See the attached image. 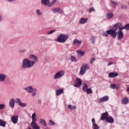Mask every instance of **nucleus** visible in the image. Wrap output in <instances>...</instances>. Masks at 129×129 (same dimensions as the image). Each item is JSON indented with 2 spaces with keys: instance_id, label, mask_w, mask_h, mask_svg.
<instances>
[{
  "instance_id": "obj_5",
  "label": "nucleus",
  "mask_w": 129,
  "mask_h": 129,
  "mask_svg": "<svg viewBox=\"0 0 129 129\" xmlns=\"http://www.w3.org/2000/svg\"><path fill=\"white\" fill-rule=\"evenodd\" d=\"M25 90L29 93H32V96H35L37 94V89H33V87L29 86L25 88Z\"/></svg>"
},
{
  "instance_id": "obj_49",
  "label": "nucleus",
  "mask_w": 129,
  "mask_h": 129,
  "mask_svg": "<svg viewBox=\"0 0 129 129\" xmlns=\"http://www.w3.org/2000/svg\"><path fill=\"white\" fill-rule=\"evenodd\" d=\"M111 3L112 4H113V5H114V6H117V3H116V2L114 1H112Z\"/></svg>"
},
{
  "instance_id": "obj_20",
  "label": "nucleus",
  "mask_w": 129,
  "mask_h": 129,
  "mask_svg": "<svg viewBox=\"0 0 129 129\" xmlns=\"http://www.w3.org/2000/svg\"><path fill=\"white\" fill-rule=\"evenodd\" d=\"M64 91V90H63V89H59L58 90H56V92H55V95L57 96H59V95H61V94H62V93H63V92Z\"/></svg>"
},
{
  "instance_id": "obj_2",
  "label": "nucleus",
  "mask_w": 129,
  "mask_h": 129,
  "mask_svg": "<svg viewBox=\"0 0 129 129\" xmlns=\"http://www.w3.org/2000/svg\"><path fill=\"white\" fill-rule=\"evenodd\" d=\"M34 66V62L25 58L24 59L22 64V68H30V67H33Z\"/></svg>"
},
{
  "instance_id": "obj_31",
  "label": "nucleus",
  "mask_w": 129,
  "mask_h": 129,
  "mask_svg": "<svg viewBox=\"0 0 129 129\" xmlns=\"http://www.w3.org/2000/svg\"><path fill=\"white\" fill-rule=\"evenodd\" d=\"M112 17H113V14L112 13L107 14V18H108V19H111Z\"/></svg>"
},
{
  "instance_id": "obj_23",
  "label": "nucleus",
  "mask_w": 129,
  "mask_h": 129,
  "mask_svg": "<svg viewBox=\"0 0 129 129\" xmlns=\"http://www.w3.org/2000/svg\"><path fill=\"white\" fill-rule=\"evenodd\" d=\"M41 3L44 6H48L50 4V0H41Z\"/></svg>"
},
{
  "instance_id": "obj_57",
  "label": "nucleus",
  "mask_w": 129,
  "mask_h": 129,
  "mask_svg": "<svg viewBox=\"0 0 129 129\" xmlns=\"http://www.w3.org/2000/svg\"><path fill=\"white\" fill-rule=\"evenodd\" d=\"M128 5H129V2H128Z\"/></svg>"
},
{
  "instance_id": "obj_36",
  "label": "nucleus",
  "mask_w": 129,
  "mask_h": 129,
  "mask_svg": "<svg viewBox=\"0 0 129 129\" xmlns=\"http://www.w3.org/2000/svg\"><path fill=\"white\" fill-rule=\"evenodd\" d=\"M89 12L90 13H92V12H95V10L94 9V8L91 7V8H89Z\"/></svg>"
},
{
  "instance_id": "obj_35",
  "label": "nucleus",
  "mask_w": 129,
  "mask_h": 129,
  "mask_svg": "<svg viewBox=\"0 0 129 129\" xmlns=\"http://www.w3.org/2000/svg\"><path fill=\"white\" fill-rule=\"evenodd\" d=\"M86 92H87V94H90L92 93V90H91V88H89L86 90Z\"/></svg>"
},
{
  "instance_id": "obj_29",
  "label": "nucleus",
  "mask_w": 129,
  "mask_h": 129,
  "mask_svg": "<svg viewBox=\"0 0 129 129\" xmlns=\"http://www.w3.org/2000/svg\"><path fill=\"white\" fill-rule=\"evenodd\" d=\"M68 108H69L70 109H71V110H75V109H76V106H73L71 105H68Z\"/></svg>"
},
{
  "instance_id": "obj_39",
  "label": "nucleus",
  "mask_w": 129,
  "mask_h": 129,
  "mask_svg": "<svg viewBox=\"0 0 129 129\" xmlns=\"http://www.w3.org/2000/svg\"><path fill=\"white\" fill-rule=\"evenodd\" d=\"M77 52L79 55H81V56H83L84 55V52L81 50H78Z\"/></svg>"
},
{
  "instance_id": "obj_50",
  "label": "nucleus",
  "mask_w": 129,
  "mask_h": 129,
  "mask_svg": "<svg viewBox=\"0 0 129 129\" xmlns=\"http://www.w3.org/2000/svg\"><path fill=\"white\" fill-rule=\"evenodd\" d=\"M54 32H56V30H51L49 32V34H53Z\"/></svg>"
},
{
  "instance_id": "obj_32",
  "label": "nucleus",
  "mask_w": 129,
  "mask_h": 129,
  "mask_svg": "<svg viewBox=\"0 0 129 129\" xmlns=\"http://www.w3.org/2000/svg\"><path fill=\"white\" fill-rule=\"evenodd\" d=\"M125 30V26H122V25L121 24V26H120V28H119L118 31H120L121 32H122V30Z\"/></svg>"
},
{
  "instance_id": "obj_53",
  "label": "nucleus",
  "mask_w": 129,
  "mask_h": 129,
  "mask_svg": "<svg viewBox=\"0 0 129 129\" xmlns=\"http://www.w3.org/2000/svg\"><path fill=\"white\" fill-rule=\"evenodd\" d=\"M20 52L21 53H22V52H25V50L20 51Z\"/></svg>"
},
{
  "instance_id": "obj_22",
  "label": "nucleus",
  "mask_w": 129,
  "mask_h": 129,
  "mask_svg": "<svg viewBox=\"0 0 129 129\" xmlns=\"http://www.w3.org/2000/svg\"><path fill=\"white\" fill-rule=\"evenodd\" d=\"M121 103L122 104H127L128 103V99L126 97H124L122 100H121Z\"/></svg>"
},
{
  "instance_id": "obj_18",
  "label": "nucleus",
  "mask_w": 129,
  "mask_h": 129,
  "mask_svg": "<svg viewBox=\"0 0 129 129\" xmlns=\"http://www.w3.org/2000/svg\"><path fill=\"white\" fill-rule=\"evenodd\" d=\"M7 76L4 74H0V82H4L6 80Z\"/></svg>"
},
{
  "instance_id": "obj_33",
  "label": "nucleus",
  "mask_w": 129,
  "mask_h": 129,
  "mask_svg": "<svg viewBox=\"0 0 129 129\" xmlns=\"http://www.w3.org/2000/svg\"><path fill=\"white\" fill-rule=\"evenodd\" d=\"M110 88H112V89H115V88H116V85H115V84H111Z\"/></svg>"
},
{
  "instance_id": "obj_42",
  "label": "nucleus",
  "mask_w": 129,
  "mask_h": 129,
  "mask_svg": "<svg viewBox=\"0 0 129 129\" xmlns=\"http://www.w3.org/2000/svg\"><path fill=\"white\" fill-rule=\"evenodd\" d=\"M95 39H96V37H93L91 38V40L93 43H95Z\"/></svg>"
},
{
  "instance_id": "obj_38",
  "label": "nucleus",
  "mask_w": 129,
  "mask_h": 129,
  "mask_svg": "<svg viewBox=\"0 0 129 129\" xmlns=\"http://www.w3.org/2000/svg\"><path fill=\"white\" fill-rule=\"evenodd\" d=\"M93 129H99V126H98V125H97V124H93Z\"/></svg>"
},
{
  "instance_id": "obj_48",
  "label": "nucleus",
  "mask_w": 129,
  "mask_h": 129,
  "mask_svg": "<svg viewBox=\"0 0 129 129\" xmlns=\"http://www.w3.org/2000/svg\"><path fill=\"white\" fill-rule=\"evenodd\" d=\"M36 118V113H34L32 115V118Z\"/></svg>"
},
{
  "instance_id": "obj_56",
  "label": "nucleus",
  "mask_w": 129,
  "mask_h": 129,
  "mask_svg": "<svg viewBox=\"0 0 129 129\" xmlns=\"http://www.w3.org/2000/svg\"><path fill=\"white\" fill-rule=\"evenodd\" d=\"M28 129H32V128H31V127H29V128Z\"/></svg>"
},
{
  "instance_id": "obj_11",
  "label": "nucleus",
  "mask_w": 129,
  "mask_h": 129,
  "mask_svg": "<svg viewBox=\"0 0 129 129\" xmlns=\"http://www.w3.org/2000/svg\"><path fill=\"white\" fill-rule=\"evenodd\" d=\"M116 33L118 40H120L123 38V32L118 30Z\"/></svg>"
},
{
  "instance_id": "obj_17",
  "label": "nucleus",
  "mask_w": 129,
  "mask_h": 129,
  "mask_svg": "<svg viewBox=\"0 0 129 129\" xmlns=\"http://www.w3.org/2000/svg\"><path fill=\"white\" fill-rule=\"evenodd\" d=\"M109 99V97L108 96H105L102 98L100 99V102H104L105 101H107Z\"/></svg>"
},
{
  "instance_id": "obj_47",
  "label": "nucleus",
  "mask_w": 129,
  "mask_h": 129,
  "mask_svg": "<svg viewBox=\"0 0 129 129\" xmlns=\"http://www.w3.org/2000/svg\"><path fill=\"white\" fill-rule=\"evenodd\" d=\"M121 9H126V6H125L124 5H121Z\"/></svg>"
},
{
  "instance_id": "obj_44",
  "label": "nucleus",
  "mask_w": 129,
  "mask_h": 129,
  "mask_svg": "<svg viewBox=\"0 0 129 129\" xmlns=\"http://www.w3.org/2000/svg\"><path fill=\"white\" fill-rule=\"evenodd\" d=\"M94 61H95V58H92L91 59H90V63L91 64H93V62H94Z\"/></svg>"
},
{
  "instance_id": "obj_27",
  "label": "nucleus",
  "mask_w": 129,
  "mask_h": 129,
  "mask_svg": "<svg viewBox=\"0 0 129 129\" xmlns=\"http://www.w3.org/2000/svg\"><path fill=\"white\" fill-rule=\"evenodd\" d=\"M71 60L72 62H77V60L76 59V57L75 56L72 55L71 56Z\"/></svg>"
},
{
  "instance_id": "obj_19",
  "label": "nucleus",
  "mask_w": 129,
  "mask_h": 129,
  "mask_svg": "<svg viewBox=\"0 0 129 129\" xmlns=\"http://www.w3.org/2000/svg\"><path fill=\"white\" fill-rule=\"evenodd\" d=\"M87 21H88V18H82L79 21V23L80 24H85L86 23H87Z\"/></svg>"
},
{
  "instance_id": "obj_30",
  "label": "nucleus",
  "mask_w": 129,
  "mask_h": 129,
  "mask_svg": "<svg viewBox=\"0 0 129 129\" xmlns=\"http://www.w3.org/2000/svg\"><path fill=\"white\" fill-rule=\"evenodd\" d=\"M57 2V0H53L50 4L48 5V7L50 8L53 6V5H55V3Z\"/></svg>"
},
{
  "instance_id": "obj_15",
  "label": "nucleus",
  "mask_w": 129,
  "mask_h": 129,
  "mask_svg": "<svg viewBox=\"0 0 129 129\" xmlns=\"http://www.w3.org/2000/svg\"><path fill=\"white\" fill-rule=\"evenodd\" d=\"M107 122H109V123H113L114 122V119L111 116H108L105 120Z\"/></svg>"
},
{
  "instance_id": "obj_46",
  "label": "nucleus",
  "mask_w": 129,
  "mask_h": 129,
  "mask_svg": "<svg viewBox=\"0 0 129 129\" xmlns=\"http://www.w3.org/2000/svg\"><path fill=\"white\" fill-rule=\"evenodd\" d=\"M92 123H93V125L96 124V123H95V119L94 118H93L92 119Z\"/></svg>"
},
{
  "instance_id": "obj_21",
  "label": "nucleus",
  "mask_w": 129,
  "mask_h": 129,
  "mask_svg": "<svg viewBox=\"0 0 129 129\" xmlns=\"http://www.w3.org/2000/svg\"><path fill=\"white\" fill-rule=\"evenodd\" d=\"M9 105L12 107V108H14L15 107V99L12 98L9 102Z\"/></svg>"
},
{
  "instance_id": "obj_28",
  "label": "nucleus",
  "mask_w": 129,
  "mask_h": 129,
  "mask_svg": "<svg viewBox=\"0 0 129 129\" xmlns=\"http://www.w3.org/2000/svg\"><path fill=\"white\" fill-rule=\"evenodd\" d=\"M88 89V86L86 84H85L84 86L83 87V90L85 92H86V91Z\"/></svg>"
},
{
  "instance_id": "obj_55",
  "label": "nucleus",
  "mask_w": 129,
  "mask_h": 129,
  "mask_svg": "<svg viewBox=\"0 0 129 129\" xmlns=\"http://www.w3.org/2000/svg\"><path fill=\"white\" fill-rule=\"evenodd\" d=\"M1 21H2V17H1V16H0V22H1Z\"/></svg>"
},
{
  "instance_id": "obj_26",
  "label": "nucleus",
  "mask_w": 129,
  "mask_h": 129,
  "mask_svg": "<svg viewBox=\"0 0 129 129\" xmlns=\"http://www.w3.org/2000/svg\"><path fill=\"white\" fill-rule=\"evenodd\" d=\"M40 123H41V124L43 125L44 126H47V123H46V121H45V119H40Z\"/></svg>"
},
{
  "instance_id": "obj_41",
  "label": "nucleus",
  "mask_w": 129,
  "mask_h": 129,
  "mask_svg": "<svg viewBox=\"0 0 129 129\" xmlns=\"http://www.w3.org/2000/svg\"><path fill=\"white\" fill-rule=\"evenodd\" d=\"M5 105L4 104H0V110L2 109H4L5 108Z\"/></svg>"
},
{
  "instance_id": "obj_6",
  "label": "nucleus",
  "mask_w": 129,
  "mask_h": 129,
  "mask_svg": "<svg viewBox=\"0 0 129 129\" xmlns=\"http://www.w3.org/2000/svg\"><path fill=\"white\" fill-rule=\"evenodd\" d=\"M65 74V72L63 70H61L60 71L57 72L54 76V79H59V78H61L62 76H64V74Z\"/></svg>"
},
{
  "instance_id": "obj_52",
  "label": "nucleus",
  "mask_w": 129,
  "mask_h": 129,
  "mask_svg": "<svg viewBox=\"0 0 129 129\" xmlns=\"http://www.w3.org/2000/svg\"><path fill=\"white\" fill-rule=\"evenodd\" d=\"M103 36H104V37H108V34H106V33H104L103 34Z\"/></svg>"
},
{
  "instance_id": "obj_9",
  "label": "nucleus",
  "mask_w": 129,
  "mask_h": 129,
  "mask_svg": "<svg viewBox=\"0 0 129 129\" xmlns=\"http://www.w3.org/2000/svg\"><path fill=\"white\" fill-rule=\"evenodd\" d=\"M81 84H82L81 79L79 78H77L75 81V84H74L75 87H80Z\"/></svg>"
},
{
  "instance_id": "obj_25",
  "label": "nucleus",
  "mask_w": 129,
  "mask_h": 129,
  "mask_svg": "<svg viewBox=\"0 0 129 129\" xmlns=\"http://www.w3.org/2000/svg\"><path fill=\"white\" fill-rule=\"evenodd\" d=\"M121 26V23H116V24L114 25L113 28H114V29H117V30L118 29H119V28H120Z\"/></svg>"
},
{
  "instance_id": "obj_24",
  "label": "nucleus",
  "mask_w": 129,
  "mask_h": 129,
  "mask_svg": "<svg viewBox=\"0 0 129 129\" xmlns=\"http://www.w3.org/2000/svg\"><path fill=\"white\" fill-rule=\"evenodd\" d=\"M6 124H7V122L0 119V126H3V127H5Z\"/></svg>"
},
{
  "instance_id": "obj_40",
  "label": "nucleus",
  "mask_w": 129,
  "mask_h": 129,
  "mask_svg": "<svg viewBox=\"0 0 129 129\" xmlns=\"http://www.w3.org/2000/svg\"><path fill=\"white\" fill-rule=\"evenodd\" d=\"M19 105L22 107H26V106H27V104H26V103H23L22 102L19 104Z\"/></svg>"
},
{
  "instance_id": "obj_51",
  "label": "nucleus",
  "mask_w": 129,
  "mask_h": 129,
  "mask_svg": "<svg viewBox=\"0 0 129 129\" xmlns=\"http://www.w3.org/2000/svg\"><path fill=\"white\" fill-rule=\"evenodd\" d=\"M112 64H113V62H109L108 63L107 66H110V65H112Z\"/></svg>"
},
{
  "instance_id": "obj_34",
  "label": "nucleus",
  "mask_w": 129,
  "mask_h": 129,
  "mask_svg": "<svg viewBox=\"0 0 129 129\" xmlns=\"http://www.w3.org/2000/svg\"><path fill=\"white\" fill-rule=\"evenodd\" d=\"M48 124H49V125H54L55 122L52 120H49Z\"/></svg>"
},
{
  "instance_id": "obj_12",
  "label": "nucleus",
  "mask_w": 129,
  "mask_h": 129,
  "mask_svg": "<svg viewBox=\"0 0 129 129\" xmlns=\"http://www.w3.org/2000/svg\"><path fill=\"white\" fill-rule=\"evenodd\" d=\"M107 116H108V112H105L103 113L101 117V120H106Z\"/></svg>"
},
{
  "instance_id": "obj_43",
  "label": "nucleus",
  "mask_w": 129,
  "mask_h": 129,
  "mask_svg": "<svg viewBox=\"0 0 129 129\" xmlns=\"http://www.w3.org/2000/svg\"><path fill=\"white\" fill-rule=\"evenodd\" d=\"M36 13L38 16H42V13H41V11H40V10H37L36 11Z\"/></svg>"
},
{
  "instance_id": "obj_4",
  "label": "nucleus",
  "mask_w": 129,
  "mask_h": 129,
  "mask_svg": "<svg viewBox=\"0 0 129 129\" xmlns=\"http://www.w3.org/2000/svg\"><path fill=\"white\" fill-rule=\"evenodd\" d=\"M117 30V29L116 28H114L113 29H110L106 31V33L108 34V35H110V36H111V37H112L113 38H116Z\"/></svg>"
},
{
  "instance_id": "obj_1",
  "label": "nucleus",
  "mask_w": 129,
  "mask_h": 129,
  "mask_svg": "<svg viewBox=\"0 0 129 129\" xmlns=\"http://www.w3.org/2000/svg\"><path fill=\"white\" fill-rule=\"evenodd\" d=\"M69 35H64V34H60L57 37V38L55 39L56 42H58L59 43H65L68 39Z\"/></svg>"
},
{
  "instance_id": "obj_14",
  "label": "nucleus",
  "mask_w": 129,
  "mask_h": 129,
  "mask_svg": "<svg viewBox=\"0 0 129 129\" xmlns=\"http://www.w3.org/2000/svg\"><path fill=\"white\" fill-rule=\"evenodd\" d=\"M73 45H77V46H80L82 44V40H79L77 39H75L73 41Z\"/></svg>"
},
{
  "instance_id": "obj_8",
  "label": "nucleus",
  "mask_w": 129,
  "mask_h": 129,
  "mask_svg": "<svg viewBox=\"0 0 129 129\" xmlns=\"http://www.w3.org/2000/svg\"><path fill=\"white\" fill-rule=\"evenodd\" d=\"M29 59L30 60H31L30 61H31V62H34V64H35L36 62H38V57H37V56L33 54H31L29 55Z\"/></svg>"
},
{
  "instance_id": "obj_7",
  "label": "nucleus",
  "mask_w": 129,
  "mask_h": 129,
  "mask_svg": "<svg viewBox=\"0 0 129 129\" xmlns=\"http://www.w3.org/2000/svg\"><path fill=\"white\" fill-rule=\"evenodd\" d=\"M36 121H37V119L32 118V121L31 123V126H32L33 129H40V126H38Z\"/></svg>"
},
{
  "instance_id": "obj_10",
  "label": "nucleus",
  "mask_w": 129,
  "mask_h": 129,
  "mask_svg": "<svg viewBox=\"0 0 129 129\" xmlns=\"http://www.w3.org/2000/svg\"><path fill=\"white\" fill-rule=\"evenodd\" d=\"M52 11L55 14H56V13L58 14H62V13H63V10L60 8H54L52 9Z\"/></svg>"
},
{
  "instance_id": "obj_13",
  "label": "nucleus",
  "mask_w": 129,
  "mask_h": 129,
  "mask_svg": "<svg viewBox=\"0 0 129 129\" xmlns=\"http://www.w3.org/2000/svg\"><path fill=\"white\" fill-rule=\"evenodd\" d=\"M19 119V116L17 115H14L11 117V120L14 124H16L17 122H18V120Z\"/></svg>"
},
{
  "instance_id": "obj_37",
  "label": "nucleus",
  "mask_w": 129,
  "mask_h": 129,
  "mask_svg": "<svg viewBox=\"0 0 129 129\" xmlns=\"http://www.w3.org/2000/svg\"><path fill=\"white\" fill-rule=\"evenodd\" d=\"M15 102L16 103H18L19 104H19L22 102H21V99H20L19 98H16L15 99Z\"/></svg>"
},
{
  "instance_id": "obj_54",
  "label": "nucleus",
  "mask_w": 129,
  "mask_h": 129,
  "mask_svg": "<svg viewBox=\"0 0 129 129\" xmlns=\"http://www.w3.org/2000/svg\"><path fill=\"white\" fill-rule=\"evenodd\" d=\"M127 91H129V87L127 88Z\"/></svg>"
},
{
  "instance_id": "obj_16",
  "label": "nucleus",
  "mask_w": 129,
  "mask_h": 129,
  "mask_svg": "<svg viewBox=\"0 0 129 129\" xmlns=\"http://www.w3.org/2000/svg\"><path fill=\"white\" fill-rule=\"evenodd\" d=\"M117 76H118V73L113 72L110 73L108 75V77L109 78H113L114 77H116Z\"/></svg>"
},
{
  "instance_id": "obj_45",
  "label": "nucleus",
  "mask_w": 129,
  "mask_h": 129,
  "mask_svg": "<svg viewBox=\"0 0 129 129\" xmlns=\"http://www.w3.org/2000/svg\"><path fill=\"white\" fill-rule=\"evenodd\" d=\"M125 30H129V24L125 25Z\"/></svg>"
},
{
  "instance_id": "obj_3",
  "label": "nucleus",
  "mask_w": 129,
  "mask_h": 129,
  "mask_svg": "<svg viewBox=\"0 0 129 129\" xmlns=\"http://www.w3.org/2000/svg\"><path fill=\"white\" fill-rule=\"evenodd\" d=\"M88 69H89V66L87 64V63L83 64L81 68L80 75H83V74H84Z\"/></svg>"
}]
</instances>
